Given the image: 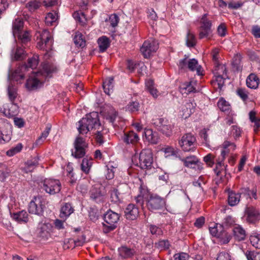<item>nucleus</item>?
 <instances>
[{
  "label": "nucleus",
  "mask_w": 260,
  "mask_h": 260,
  "mask_svg": "<svg viewBox=\"0 0 260 260\" xmlns=\"http://www.w3.org/2000/svg\"><path fill=\"white\" fill-rule=\"evenodd\" d=\"M230 135L235 138L239 137L241 135V130L240 128L236 125L232 126Z\"/></svg>",
  "instance_id": "obj_55"
},
{
  "label": "nucleus",
  "mask_w": 260,
  "mask_h": 260,
  "mask_svg": "<svg viewBox=\"0 0 260 260\" xmlns=\"http://www.w3.org/2000/svg\"><path fill=\"white\" fill-rule=\"evenodd\" d=\"M179 159L186 167L191 168L199 162V159L195 155H189L183 158L180 157Z\"/></svg>",
  "instance_id": "obj_29"
},
{
  "label": "nucleus",
  "mask_w": 260,
  "mask_h": 260,
  "mask_svg": "<svg viewBox=\"0 0 260 260\" xmlns=\"http://www.w3.org/2000/svg\"><path fill=\"white\" fill-rule=\"evenodd\" d=\"M218 70L222 72V75H218L216 76L215 80L214 81L215 85L217 84L218 88L220 89H221L224 85V75L226 74V68L224 65H220L218 67Z\"/></svg>",
  "instance_id": "obj_27"
},
{
  "label": "nucleus",
  "mask_w": 260,
  "mask_h": 260,
  "mask_svg": "<svg viewBox=\"0 0 260 260\" xmlns=\"http://www.w3.org/2000/svg\"><path fill=\"white\" fill-rule=\"evenodd\" d=\"M57 19V14L54 12L48 13L45 17V23L47 25H52Z\"/></svg>",
  "instance_id": "obj_41"
},
{
  "label": "nucleus",
  "mask_w": 260,
  "mask_h": 260,
  "mask_svg": "<svg viewBox=\"0 0 260 260\" xmlns=\"http://www.w3.org/2000/svg\"><path fill=\"white\" fill-rule=\"evenodd\" d=\"M104 118L110 122L113 123L117 116V112L112 107H108L103 112Z\"/></svg>",
  "instance_id": "obj_24"
},
{
  "label": "nucleus",
  "mask_w": 260,
  "mask_h": 260,
  "mask_svg": "<svg viewBox=\"0 0 260 260\" xmlns=\"http://www.w3.org/2000/svg\"><path fill=\"white\" fill-rule=\"evenodd\" d=\"M119 254L123 258H128L133 255L134 250L127 247L122 246L118 249Z\"/></svg>",
  "instance_id": "obj_37"
},
{
  "label": "nucleus",
  "mask_w": 260,
  "mask_h": 260,
  "mask_svg": "<svg viewBox=\"0 0 260 260\" xmlns=\"http://www.w3.org/2000/svg\"><path fill=\"white\" fill-rule=\"evenodd\" d=\"M125 216L130 220L135 219L139 215L138 208L133 204H128L124 210Z\"/></svg>",
  "instance_id": "obj_20"
},
{
  "label": "nucleus",
  "mask_w": 260,
  "mask_h": 260,
  "mask_svg": "<svg viewBox=\"0 0 260 260\" xmlns=\"http://www.w3.org/2000/svg\"><path fill=\"white\" fill-rule=\"evenodd\" d=\"M22 148V145L21 143L17 144L15 147H12L11 149L7 152V154L8 156H13L15 154L19 152Z\"/></svg>",
  "instance_id": "obj_51"
},
{
  "label": "nucleus",
  "mask_w": 260,
  "mask_h": 260,
  "mask_svg": "<svg viewBox=\"0 0 260 260\" xmlns=\"http://www.w3.org/2000/svg\"><path fill=\"white\" fill-rule=\"evenodd\" d=\"M92 161L91 159L87 158H84L81 165V168L82 171L85 173H88L92 166Z\"/></svg>",
  "instance_id": "obj_43"
},
{
  "label": "nucleus",
  "mask_w": 260,
  "mask_h": 260,
  "mask_svg": "<svg viewBox=\"0 0 260 260\" xmlns=\"http://www.w3.org/2000/svg\"><path fill=\"white\" fill-rule=\"evenodd\" d=\"M38 63L39 56L38 55H34L31 58L28 59L27 64L22 66L16 70L12 75V79L17 81L23 79L24 77L23 73L26 69L28 68L32 69H35L38 66Z\"/></svg>",
  "instance_id": "obj_4"
},
{
  "label": "nucleus",
  "mask_w": 260,
  "mask_h": 260,
  "mask_svg": "<svg viewBox=\"0 0 260 260\" xmlns=\"http://www.w3.org/2000/svg\"><path fill=\"white\" fill-rule=\"evenodd\" d=\"M179 145L184 152H193L197 147L196 137L190 133L184 135L179 141Z\"/></svg>",
  "instance_id": "obj_5"
},
{
  "label": "nucleus",
  "mask_w": 260,
  "mask_h": 260,
  "mask_svg": "<svg viewBox=\"0 0 260 260\" xmlns=\"http://www.w3.org/2000/svg\"><path fill=\"white\" fill-rule=\"evenodd\" d=\"M110 198L112 202L117 203L119 201L120 199L119 198L117 190H113L111 191Z\"/></svg>",
  "instance_id": "obj_61"
},
{
  "label": "nucleus",
  "mask_w": 260,
  "mask_h": 260,
  "mask_svg": "<svg viewBox=\"0 0 260 260\" xmlns=\"http://www.w3.org/2000/svg\"><path fill=\"white\" fill-rule=\"evenodd\" d=\"M105 194V188L101 185L94 186L90 191V197L97 203L104 201Z\"/></svg>",
  "instance_id": "obj_15"
},
{
  "label": "nucleus",
  "mask_w": 260,
  "mask_h": 260,
  "mask_svg": "<svg viewBox=\"0 0 260 260\" xmlns=\"http://www.w3.org/2000/svg\"><path fill=\"white\" fill-rule=\"evenodd\" d=\"M42 4V1L41 0H31L26 4V8L29 11L33 12L38 9Z\"/></svg>",
  "instance_id": "obj_39"
},
{
  "label": "nucleus",
  "mask_w": 260,
  "mask_h": 260,
  "mask_svg": "<svg viewBox=\"0 0 260 260\" xmlns=\"http://www.w3.org/2000/svg\"><path fill=\"white\" fill-rule=\"evenodd\" d=\"M149 230L152 235H155L156 236L162 234V231L161 229L155 225H151L150 226Z\"/></svg>",
  "instance_id": "obj_57"
},
{
  "label": "nucleus",
  "mask_w": 260,
  "mask_h": 260,
  "mask_svg": "<svg viewBox=\"0 0 260 260\" xmlns=\"http://www.w3.org/2000/svg\"><path fill=\"white\" fill-rule=\"evenodd\" d=\"M51 230V225L50 223L41 222L38 225L37 234L40 237L47 239L50 236V231Z\"/></svg>",
  "instance_id": "obj_19"
},
{
  "label": "nucleus",
  "mask_w": 260,
  "mask_h": 260,
  "mask_svg": "<svg viewBox=\"0 0 260 260\" xmlns=\"http://www.w3.org/2000/svg\"><path fill=\"white\" fill-rule=\"evenodd\" d=\"M259 80L257 76L251 74L246 79V84L249 88L255 89L258 87Z\"/></svg>",
  "instance_id": "obj_30"
},
{
  "label": "nucleus",
  "mask_w": 260,
  "mask_h": 260,
  "mask_svg": "<svg viewBox=\"0 0 260 260\" xmlns=\"http://www.w3.org/2000/svg\"><path fill=\"white\" fill-rule=\"evenodd\" d=\"M139 159V166L141 169H150L153 161L151 151L149 149L143 150L140 154Z\"/></svg>",
  "instance_id": "obj_10"
},
{
  "label": "nucleus",
  "mask_w": 260,
  "mask_h": 260,
  "mask_svg": "<svg viewBox=\"0 0 260 260\" xmlns=\"http://www.w3.org/2000/svg\"><path fill=\"white\" fill-rule=\"evenodd\" d=\"M158 48L157 41L153 39L145 41L140 49V51L144 57H149L152 53H154Z\"/></svg>",
  "instance_id": "obj_12"
},
{
  "label": "nucleus",
  "mask_w": 260,
  "mask_h": 260,
  "mask_svg": "<svg viewBox=\"0 0 260 260\" xmlns=\"http://www.w3.org/2000/svg\"><path fill=\"white\" fill-rule=\"evenodd\" d=\"M145 198L147 207L151 211L160 209L165 205V200L157 194H148Z\"/></svg>",
  "instance_id": "obj_8"
},
{
  "label": "nucleus",
  "mask_w": 260,
  "mask_h": 260,
  "mask_svg": "<svg viewBox=\"0 0 260 260\" xmlns=\"http://www.w3.org/2000/svg\"><path fill=\"white\" fill-rule=\"evenodd\" d=\"M250 241L253 246L256 248L260 249V234L251 235Z\"/></svg>",
  "instance_id": "obj_48"
},
{
  "label": "nucleus",
  "mask_w": 260,
  "mask_h": 260,
  "mask_svg": "<svg viewBox=\"0 0 260 260\" xmlns=\"http://www.w3.org/2000/svg\"><path fill=\"white\" fill-rule=\"evenodd\" d=\"M146 140L151 144H156L158 141V134L151 129H146L144 131Z\"/></svg>",
  "instance_id": "obj_23"
},
{
  "label": "nucleus",
  "mask_w": 260,
  "mask_h": 260,
  "mask_svg": "<svg viewBox=\"0 0 260 260\" xmlns=\"http://www.w3.org/2000/svg\"><path fill=\"white\" fill-rule=\"evenodd\" d=\"M25 56L24 51L20 47L17 46L16 49L12 51V56L15 60H22Z\"/></svg>",
  "instance_id": "obj_38"
},
{
  "label": "nucleus",
  "mask_w": 260,
  "mask_h": 260,
  "mask_svg": "<svg viewBox=\"0 0 260 260\" xmlns=\"http://www.w3.org/2000/svg\"><path fill=\"white\" fill-rule=\"evenodd\" d=\"M119 215L111 210L108 211L104 215L103 231L107 233L114 230L116 228V224L119 219Z\"/></svg>",
  "instance_id": "obj_6"
},
{
  "label": "nucleus",
  "mask_w": 260,
  "mask_h": 260,
  "mask_svg": "<svg viewBox=\"0 0 260 260\" xmlns=\"http://www.w3.org/2000/svg\"><path fill=\"white\" fill-rule=\"evenodd\" d=\"M109 21L110 23V25L112 27H114L117 25L119 21V18L116 14H113L109 16Z\"/></svg>",
  "instance_id": "obj_54"
},
{
  "label": "nucleus",
  "mask_w": 260,
  "mask_h": 260,
  "mask_svg": "<svg viewBox=\"0 0 260 260\" xmlns=\"http://www.w3.org/2000/svg\"><path fill=\"white\" fill-rule=\"evenodd\" d=\"M218 107L220 110L223 112L229 111L230 110V105L224 99H220L217 103Z\"/></svg>",
  "instance_id": "obj_46"
},
{
  "label": "nucleus",
  "mask_w": 260,
  "mask_h": 260,
  "mask_svg": "<svg viewBox=\"0 0 260 260\" xmlns=\"http://www.w3.org/2000/svg\"><path fill=\"white\" fill-rule=\"evenodd\" d=\"M178 66L181 69L187 68L191 71H196L197 74L199 76L203 75L202 68L199 64L198 60L194 58L188 59L185 55L183 59L180 60Z\"/></svg>",
  "instance_id": "obj_9"
},
{
  "label": "nucleus",
  "mask_w": 260,
  "mask_h": 260,
  "mask_svg": "<svg viewBox=\"0 0 260 260\" xmlns=\"http://www.w3.org/2000/svg\"><path fill=\"white\" fill-rule=\"evenodd\" d=\"M113 82L114 79L113 77H109L103 82V87L104 92L107 94L110 95L112 92L114 87Z\"/></svg>",
  "instance_id": "obj_32"
},
{
  "label": "nucleus",
  "mask_w": 260,
  "mask_h": 260,
  "mask_svg": "<svg viewBox=\"0 0 260 260\" xmlns=\"http://www.w3.org/2000/svg\"><path fill=\"white\" fill-rule=\"evenodd\" d=\"M200 23L201 24V27L211 28V21L208 17L207 14H205L202 16L200 20Z\"/></svg>",
  "instance_id": "obj_50"
},
{
  "label": "nucleus",
  "mask_w": 260,
  "mask_h": 260,
  "mask_svg": "<svg viewBox=\"0 0 260 260\" xmlns=\"http://www.w3.org/2000/svg\"><path fill=\"white\" fill-rule=\"evenodd\" d=\"M8 95L11 103H14V101L17 96L16 88L12 84L8 87Z\"/></svg>",
  "instance_id": "obj_40"
},
{
  "label": "nucleus",
  "mask_w": 260,
  "mask_h": 260,
  "mask_svg": "<svg viewBox=\"0 0 260 260\" xmlns=\"http://www.w3.org/2000/svg\"><path fill=\"white\" fill-rule=\"evenodd\" d=\"M234 236L238 241H241L245 239L246 237V232L244 229L240 225H236L233 229Z\"/></svg>",
  "instance_id": "obj_28"
},
{
  "label": "nucleus",
  "mask_w": 260,
  "mask_h": 260,
  "mask_svg": "<svg viewBox=\"0 0 260 260\" xmlns=\"http://www.w3.org/2000/svg\"><path fill=\"white\" fill-rule=\"evenodd\" d=\"M122 139L126 144H131L135 145L139 142L140 138L136 133L131 131L128 133H124Z\"/></svg>",
  "instance_id": "obj_21"
},
{
  "label": "nucleus",
  "mask_w": 260,
  "mask_h": 260,
  "mask_svg": "<svg viewBox=\"0 0 260 260\" xmlns=\"http://www.w3.org/2000/svg\"><path fill=\"white\" fill-rule=\"evenodd\" d=\"M246 220L249 223H255L260 220V213L253 207H247L245 210Z\"/></svg>",
  "instance_id": "obj_18"
},
{
  "label": "nucleus",
  "mask_w": 260,
  "mask_h": 260,
  "mask_svg": "<svg viewBox=\"0 0 260 260\" xmlns=\"http://www.w3.org/2000/svg\"><path fill=\"white\" fill-rule=\"evenodd\" d=\"M175 260H188L189 255L188 254L181 252L179 253H176L174 255Z\"/></svg>",
  "instance_id": "obj_59"
},
{
  "label": "nucleus",
  "mask_w": 260,
  "mask_h": 260,
  "mask_svg": "<svg viewBox=\"0 0 260 260\" xmlns=\"http://www.w3.org/2000/svg\"><path fill=\"white\" fill-rule=\"evenodd\" d=\"M78 130L81 134H85L88 132L97 129H103L99 120V114L96 112L87 114L78 122Z\"/></svg>",
  "instance_id": "obj_2"
},
{
  "label": "nucleus",
  "mask_w": 260,
  "mask_h": 260,
  "mask_svg": "<svg viewBox=\"0 0 260 260\" xmlns=\"http://www.w3.org/2000/svg\"><path fill=\"white\" fill-rule=\"evenodd\" d=\"M38 164V160L35 159L34 160L28 161L25 164V166L22 168V170L25 173L31 172Z\"/></svg>",
  "instance_id": "obj_45"
},
{
  "label": "nucleus",
  "mask_w": 260,
  "mask_h": 260,
  "mask_svg": "<svg viewBox=\"0 0 260 260\" xmlns=\"http://www.w3.org/2000/svg\"><path fill=\"white\" fill-rule=\"evenodd\" d=\"M12 218L18 222H27L28 221V214L26 211L22 210L17 212L11 213Z\"/></svg>",
  "instance_id": "obj_22"
},
{
  "label": "nucleus",
  "mask_w": 260,
  "mask_h": 260,
  "mask_svg": "<svg viewBox=\"0 0 260 260\" xmlns=\"http://www.w3.org/2000/svg\"><path fill=\"white\" fill-rule=\"evenodd\" d=\"M214 156L212 154H208L204 157V160L210 167H212L214 164Z\"/></svg>",
  "instance_id": "obj_58"
},
{
  "label": "nucleus",
  "mask_w": 260,
  "mask_h": 260,
  "mask_svg": "<svg viewBox=\"0 0 260 260\" xmlns=\"http://www.w3.org/2000/svg\"><path fill=\"white\" fill-rule=\"evenodd\" d=\"M139 108V104L137 102H131L126 106V110L132 112L138 111Z\"/></svg>",
  "instance_id": "obj_53"
},
{
  "label": "nucleus",
  "mask_w": 260,
  "mask_h": 260,
  "mask_svg": "<svg viewBox=\"0 0 260 260\" xmlns=\"http://www.w3.org/2000/svg\"><path fill=\"white\" fill-rule=\"evenodd\" d=\"M229 147H231L232 151H234L236 149V145L234 143L226 141L222 144L223 149L221 152L220 156L219 157L216 164V168L215 169V172L217 175H219L220 172L223 170H225V166L222 164L226 156H228L229 154H232V151H231Z\"/></svg>",
  "instance_id": "obj_3"
},
{
  "label": "nucleus",
  "mask_w": 260,
  "mask_h": 260,
  "mask_svg": "<svg viewBox=\"0 0 260 260\" xmlns=\"http://www.w3.org/2000/svg\"><path fill=\"white\" fill-rule=\"evenodd\" d=\"M197 84L196 81H191L184 83L181 86V90L184 93L188 94L190 92H194L196 89L194 85Z\"/></svg>",
  "instance_id": "obj_33"
},
{
  "label": "nucleus",
  "mask_w": 260,
  "mask_h": 260,
  "mask_svg": "<svg viewBox=\"0 0 260 260\" xmlns=\"http://www.w3.org/2000/svg\"><path fill=\"white\" fill-rule=\"evenodd\" d=\"M217 32L219 36L224 37L226 34V28L224 24H221L217 28Z\"/></svg>",
  "instance_id": "obj_60"
},
{
  "label": "nucleus",
  "mask_w": 260,
  "mask_h": 260,
  "mask_svg": "<svg viewBox=\"0 0 260 260\" xmlns=\"http://www.w3.org/2000/svg\"><path fill=\"white\" fill-rule=\"evenodd\" d=\"M18 106L15 103L5 104L0 107V112L5 116L11 118L15 116L18 112Z\"/></svg>",
  "instance_id": "obj_17"
},
{
  "label": "nucleus",
  "mask_w": 260,
  "mask_h": 260,
  "mask_svg": "<svg viewBox=\"0 0 260 260\" xmlns=\"http://www.w3.org/2000/svg\"><path fill=\"white\" fill-rule=\"evenodd\" d=\"M211 33L212 30L211 28L201 27L199 38L201 39L204 38L209 39L211 36Z\"/></svg>",
  "instance_id": "obj_44"
},
{
  "label": "nucleus",
  "mask_w": 260,
  "mask_h": 260,
  "mask_svg": "<svg viewBox=\"0 0 260 260\" xmlns=\"http://www.w3.org/2000/svg\"><path fill=\"white\" fill-rule=\"evenodd\" d=\"M74 41L77 46L83 47L85 45V41L80 33H77L74 38Z\"/></svg>",
  "instance_id": "obj_49"
},
{
  "label": "nucleus",
  "mask_w": 260,
  "mask_h": 260,
  "mask_svg": "<svg viewBox=\"0 0 260 260\" xmlns=\"http://www.w3.org/2000/svg\"><path fill=\"white\" fill-rule=\"evenodd\" d=\"M37 47L45 50L44 61L42 65V69L39 72L32 74L27 80L26 88L28 90H33L40 87L47 77H50L51 74L57 71L56 67L51 61L48 60L51 56L53 39L51 34L46 29L38 31L36 34Z\"/></svg>",
  "instance_id": "obj_1"
},
{
  "label": "nucleus",
  "mask_w": 260,
  "mask_h": 260,
  "mask_svg": "<svg viewBox=\"0 0 260 260\" xmlns=\"http://www.w3.org/2000/svg\"><path fill=\"white\" fill-rule=\"evenodd\" d=\"M110 40L106 36L100 37L98 40V44L101 52H104L110 45Z\"/></svg>",
  "instance_id": "obj_35"
},
{
  "label": "nucleus",
  "mask_w": 260,
  "mask_h": 260,
  "mask_svg": "<svg viewBox=\"0 0 260 260\" xmlns=\"http://www.w3.org/2000/svg\"><path fill=\"white\" fill-rule=\"evenodd\" d=\"M165 156L166 157L170 156H176L177 152L173 147H167L165 150Z\"/></svg>",
  "instance_id": "obj_56"
},
{
  "label": "nucleus",
  "mask_w": 260,
  "mask_h": 260,
  "mask_svg": "<svg viewBox=\"0 0 260 260\" xmlns=\"http://www.w3.org/2000/svg\"><path fill=\"white\" fill-rule=\"evenodd\" d=\"M8 174L9 172L7 167L5 165L0 164V181H4Z\"/></svg>",
  "instance_id": "obj_52"
},
{
  "label": "nucleus",
  "mask_w": 260,
  "mask_h": 260,
  "mask_svg": "<svg viewBox=\"0 0 260 260\" xmlns=\"http://www.w3.org/2000/svg\"><path fill=\"white\" fill-rule=\"evenodd\" d=\"M44 201L40 197H35L29 203L28 211L31 214L41 215L43 213Z\"/></svg>",
  "instance_id": "obj_13"
},
{
  "label": "nucleus",
  "mask_w": 260,
  "mask_h": 260,
  "mask_svg": "<svg viewBox=\"0 0 260 260\" xmlns=\"http://www.w3.org/2000/svg\"><path fill=\"white\" fill-rule=\"evenodd\" d=\"M241 195L239 193L231 191L229 193L228 203L231 206L236 205L240 201Z\"/></svg>",
  "instance_id": "obj_36"
},
{
  "label": "nucleus",
  "mask_w": 260,
  "mask_h": 260,
  "mask_svg": "<svg viewBox=\"0 0 260 260\" xmlns=\"http://www.w3.org/2000/svg\"><path fill=\"white\" fill-rule=\"evenodd\" d=\"M209 231L213 236L217 238H221L225 235V233L223 231L222 226L220 224H213V226L209 227Z\"/></svg>",
  "instance_id": "obj_25"
},
{
  "label": "nucleus",
  "mask_w": 260,
  "mask_h": 260,
  "mask_svg": "<svg viewBox=\"0 0 260 260\" xmlns=\"http://www.w3.org/2000/svg\"><path fill=\"white\" fill-rule=\"evenodd\" d=\"M217 260H231L230 255L226 252H220L217 258Z\"/></svg>",
  "instance_id": "obj_64"
},
{
  "label": "nucleus",
  "mask_w": 260,
  "mask_h": 260,
  "mask_svg": "<svg viewBox=\"0 0 260 260\" xmlns=\"http://www.w3.org/2000/svg\"><path fill=\"white\" fill-rule=\"evenodd\" d=\"M23 20L19 18H15L13 23V34L15 38H16V35H17V34L23 30Z\"/></svg>",
  "instance_id": "obj_34"
},
{
  "label": "nucleus",
  "mask_w": 260,
  "mask_h": 260,
  "mask_svg": "<svg viewBox=\"0 0 260 260\" xmlns=\"http://www.w3.org/2000/svg\"><path fill=\"white\" fill-rule=\"evenodd\" d=\"M73 144L72 155L77 158L83 157L86 154V149L88 146L85 139L81 136H78L76 138Z\"/></svg>",
  "instance_id": "obj_7"
},
{
  "label": "nucleus",
  "mask_w": 260,
  "mask_h": 260,
  "mask_svg": "<svg viewBox=\"0 0 260 260\" xmlns=\"http://www.w3.org/2000/svg\"><path fill=\"white\" fill-rule=\"evenodd\" d=\"M251 33L256 38H260V26L254 25L252 27Z\"/></svg>",
  "instance_id": "obj_62"
},
{
  "label": "nucleus",
  "mask_w": 260,
  "mask_h": 260,
  "mask_svg": "<svg viewBox=\"0 0 260 260\" xmlns=\"http://www.w3.org/2000/svg\"><path fill=\"white\" fill-rule=\"evenodd\" d=\"M74 212V209L69 203H65L61 208L60 217L66 219Z\"/></svg>",
  "instance_id": "obj_26"
},
{
  "label": "nucleus",
  "mask_w": 260,
  "mask_h": 260,
  "mask_svg": "<svg viewBox=\"0 0 260 260\" xmlns=\"http://www.w3.org/2000/svg\"><path fill=\"white\" fill-rule=\"evenodd\" d=\"M51 130V126L47 125L45 129L42 133L41 135L36 140L35 145H38L42 143V142L46 139L50 133Z\"/></svg>",
  "instance_id": "obj_42"
},
{
  "label": "nucleus",
  "mask_w": 260,
  "mask_h": 260,
  "mask_svg": "<svg viewBox=\"0 0 260 260\" xmlns=\"http://www.w3.org/2000/svg\"><path fill=\"white\" fill-rule=\"evenodd\" d=\"M61 183L58 180L46 179L44 181L42 189L50 194L58 193L61 189Z\"/></svg>",
  "instance_id": "obj_11"
},
{
  "label": "nucleus",
  "mask_w": 260,
  "mask_h": 260,
  "mask_svg": "<svg viewBox=\"0 0 260 260\" xmlns=\"http://www.w3.org/2000/svg\"><path fill=\"white\" fill-rule=\"evenodd\" d=\"M186 44L188 47H193L196 44V40L194 34L189 31L187 33Z\"/></svg>",
  "instance_id": "obj_47"
},
{
  "label": "nucleus",
  "mask_w": 260,
  "mask_h": 260,
  "mask_svg": "<svg viewBox=\"0 0 260 260\" xmlns=\"http://www.w3.org/2000/svg\"><path fill=\"white\" fill-rule=\"evenodd\" d=\"M157 129L167 136L172 133L173 125L168 120L159 118L155 122Z\"/></svg>",
  "instance_id": "obj_14"
},
{
  "label": "nucleus",
  "mask_w": 260,
  "mask_h": 260,
  "mask_svg": "<svg viewBox=\"0 0 260 260\" xmlns=\"http://www.w3.org/2000/svg\"><path fill=\"white\" fill-rule=\"evenodd\" d=\"M157 244L158 247L159 248H168L170 246L169 242L167 240H160Z\"/></svg>",
  "instance_id": "obj_63"
},
{
  "label": "nucleus",
  "mask_w": 260,
  "mask_h": 260,
  "mask_svg": "<svg viewBox=\"0 0 260 260\" xmlns=\"http://www.w3.org/2000/svg\"><path fill=\"white\" fill-rule=\"evenodd\" d=\"M196 107V104L194 101L193 100H188L181 106L180 115L184 118H187L194 112Z\"/></svg>",
  "instance_id": "obj_16"
},
{
  "label": "nucleus",
  "mask_w": 260,
  "mask_h": 260,
  "mask_svg": "<svg viewBox=\"0 0 260 260\" xmlns=\"http://www.w3.org/2000/svg\"><path fill=\"white\" fill-rule=\"evenodd\" d=\"M19 42L21 44H26L30 41V35L27 30H23L16 35Z\"/></svg>",
  "instance_id": "obj_31"
}]
</instances>
